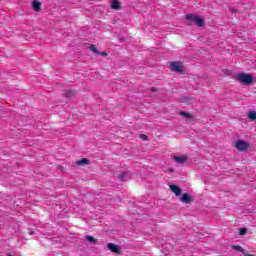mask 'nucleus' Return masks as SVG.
<instances>
[{
	"mask_svg": "<svg viewBox=\"0 0 256 256\" xmlns=\"http://www.w3.org/2000/svg\"><path fill=\"white\" fill-rule=\"evenodd\" d=\"M236 79L242 85H253L255 83V76L246 73H240L236 76Z\"/></svg>",
	"mask_w": 256,
	"mask_h": 256,
	"instance_id": "nucleus-1",
	"label": "nucleus"
},
{
	"mask_svg": "<svg viewBox=\"0 0 256 256\" xmlns=\"http://www.w3.org/2000/svg\"><path fill=\"white\" fill-rule=\"evenodd\" d=\"M75 95V92L73 90H70L66 93V97L70 99V97H73Z\"/></svg>",
	"mask_w": 256,
	"mask_h": 256,
	"instance_id": "nucleus-18",
	"label": "nucleus"
},
{
	"mask_svg": "<svg viewBox=\"0 0 256 256\" xmlns=\"http://www.w3.org/2000/svg\"><path fill=\"white\" fill-rule=\"evenodd\" d=\"M197 17H198V16L195 15V14H188V15H186V19H187L188 21H194V23H195Z\"/></svg>",
	"mask_w": 256,
	"mask_h": 256,
	"instance_id": "nucleus-14",
	"label": "nucleus"
},
{
	"mask_svg": "<svg viewBox=\"0 0 256 256\" xmlns=\"http://www.w3.org/2000/svg\"><path fill=\"white\" fill-rule=\"evenodd\" d=\"M139 137H140V139H142V141H147V135L140 134Z\"/></svg>",
	"mask_w": 256,
	"mask_h": 256,
	"instance_id": "nucleus-22",
	"label": "nucleus"
},
{
	"mask_svg": "<svg viewBox=\"0 0 256 256\" xmlns=\"http://www.w3.org/2000/svg\"><path fill=\"white\" fill-rule=\"evenodd\" d=\"M180 200L182 201V203H186V204L193 203L194 201L193 197H191L187 193L182 194Z\"/></svg>",
	"mask_w": 256,
	"mask_h": 256,
	"instance_id": "nucleus-6",
	"label": "nucleus"
},
{
	"mask_svg": "<svg viewBox=\"0 0 256 256\" xmlns=\"http://www.w3.org/2000/svg\"><path fill=\"white\" fill-rule=\"evenodd\" d=\"M194 23H196L197 27H205V21H203L199 16H197Z\"/></svg>",
	"mask_w": 256,
	"mask_h": 256,
	"instance_id": "nucleus-11",
	"label": "nucleus"
},
{
	"mask_svg": "<svg viewBox=\"0 0 256 256\" xmlns=\"http://www.w3.org/2000/svg\"><path fill=\"white\" fill-rule=\"evenodd\" d=\"M235 147L238 151H247L251 147V144L245 140H238L235 143Z\"/></svg>",
	"mask_w": 256,
	"mask_h": 256,
	"instance_id": "nucleus-2",
	"label": "nucleus"
},
{
	"mask_svg": "<svg viewBox=\"0 0 256 256\" xmlns=\"http://www.w3.org/2000/svg\"><path fill=\"white\" fill-rule=\"evenodd\" d=\"M85 240L89 241V243H92V245H97V238L93 236H85Z\"/></svg>",
	"mask_w": 256,
	"mask_h": 256,
	"instance_id": "nucleus-12",
	"label": "nucleus"
},
{
	"mask_svg": "<svg viewBox=\"0 0 256 256\" xmlns=\"http://www.w3.org/2000/svg\"><path fill=\"white\" fill-rule=\"evenodd\" d=\"M151 91L155 92V91H157V90H156L155 88H152Z\"/></svg>",
	"mask_w": 256,
	"mask_h": 256,
	"instance_id": "nucleus-24",
	"label": "nucleus"
},
{
	"mask_svg": "<svg viewBox=\"0 0 256 256\" xmlns=\"http://www.w3.org/2000/svg\"><path fill=\"white\" fill-rule=\"evenodd\" d=\"M170 171H173V169H170Z\"/></svg>",
	"mask_w": 256,
	"mask_h": 256,
	"instance_id": "nucleus-26",
	"label": "nucleus"
},
{
	"mask_svg": "<svg viewBox=\"0 0 256 256\" xmlns=\"http://www.w3.org/2000/svg\"><path fill=\"white\" fill-rule=\"evenodd\" d=\"M239 235H247V228H241L239 230Z\"/></svg>",
	"mask_w": 256,
	"mask_h": 256,
	"instance_id": "nucleus-20",
	"label": "nucleus"
},
{
	"mask_svg": "<svg viewBox=\"0 0 256 256\" xmlns=\"http://www.w3.org/2000/svg\"><path fill=\"white\" fill-rule=\"evenodd\" d=\"M110 7L115 11H119V9H121V2L119 0H111Z\"/></svg>",
	"mask_w": 256,
	"mask_h": 256,
	"instance_id": "nucleus-8",
	"label": "nucleus"
},
{
	"mask_svg": "<svg viewBox=\"0 0 256 256\" xmlns=\"http://www.w3.org/2000/svg\"><path fill=\"white\" fill-rule=\"evenodd\" d=\"M170 65L172 67V70L175 71V73H180V75H183V67L181 66V63L172 62Z\"/></svg>",
	"mask_w": 256,
	"mask_h": 256,
	"instance_id": "nucleus-5",
	"label": "nucleus"
},
{
	"mask_svg": "<svg viewBox=\"0 0 256 256\" xmlns=\"http://www.w3.org/2000/svg\"><path fill=\"white\" fill-rule=\"evenodd\" d=\"M173 159L175 163H178L179 165H185V163L189 161V156L187 155L173 156Z\"/></svg>",
	"mask_w": 256,
	"mask_h": 256,
	"instance_id": "nucleus-4",
	"label": "nucleus"
},
{
	"mask_svg": "<svg viewBox=\"0 0 256 256\" xmlns=\"http://www.w3.org/2000/svg\"><path fill=\"white\" fill-rule=\"evenodd\" d=\"M90 164H91V160H89L88 158H82L76 162V165H78V167H84V165H90Z\"/></svg>",
	"mask_w": 256,
	"mask_h": 256,
	"instance_id": "nucleus-9",
	"label": "nucleus"
},
{
	"mask_svg": "<svg viewBox=\"0 0 256 256\" xmlns=\"http://www.w3.org/2000/svg\"><path fill=\"white\" fill-rule=\"evenodd\" d=\"M107 247H108L109 251H111L112 253H115L116 255H121V253H123V250L117 244L108 243Z\"/></svg>",
	"mask_w": 256,
	"mask_h": 256,
	"instance_id": "nucleus-3",
	"label": "nucleus"
},
{
	"mask_svg": "<svg viewBox=\"0 0 256 256\" xmlns=\"http://www.w3.org/2000/svg\"><path fill=\"white\" fill-rule=\"evenodd\" d=\"M125 177H127V173H125V172L120 173V175H119L120 181H125Z\"/></svg>",
	"mask_w": 256,
	"mask_h": 256,
	"instance_id": "nucleus-19",
	"label": "nucleus"
},
{
	"mask_svg": "<svg viewBox=\"0 0 256 256\" xmlns=\"http://www.w3.org/2000/svg\"><path fill=\"white\" fill-rule=\"evenodd\" d=\"M232 249L234 251H239V253H243L245 255V249L239 245H232Z\"/></svg>",
	"mask_w": 256,
	"mask_h": 256,
	"instance_id": "nucleus-13",
	"label": "nucleus"
},
{
	"mask_svg": "<svg viewBox=\"0 0 256 256\" xmlns=\"http://www.w3.org/2000/svg\"><path fill=\"white\" fill-rule=\"evenodd\" d=\"M184 103H193V97L184 98Z\"/></svg>",
	"mask_w": 256,
	"mask_h": 256,
	"instance_id": "nucleus-21",
	"label": "nucleus"
},
{
	"mask_svg": "<svg viewBox=\"0 0 256 256\" xmlns=\"http://www.w3.org/2000/svg\"><path fill=\"white\" fill-rule=\"evenodd\" d=\"M248 119H250L251 121H256V112L250 111L248 114Z\"/></svg>",
	"mask_w": 256,
	"mask_h": 256,
	"instance_id": "nucleus-15",
	"label": "nucleus"
},
{
	"mask_svg": "<svg viewBox=\"0 0 256 256\" xmlns=\"http://www.w3.org/2000/svg\"><path fill=\"white\" fill-rule=\"evenodd\" d=\"M179 115H181L182 117H185L186 119H191V114L189 112H185V111H180Z\"/></svg>",
	"mask_w": 256,
	"mask_h": 256,
	"instance_id": "nucleus-16",
	"label": "nucleus"
},
{
	"mask_svg": "<svg viewBox=\"0 0 256 256\" xmlns=\"http://www.w3.org/2000/svg\"><path fill=\"white\" fill-rule=\"evenodd\" d=\"M32 9H34L37 13H39V11H41V2L33 1L32 2Z\"/></svg>",
	"mask_w": 256,
	"mask_h": 256,
	"instance_id": "nucleus-10",
	"label": "nucleus"
},
{
	"mask_svg": "<svg viewBox=\"0 0 256 256\" xmlns=\"http://www.w3.org/2000/svg\"><path fill=\"white\" fill-rule=\"evenodd\" d=\"M169 188L172 191V193H174V195H176V197H181L182 190L179 188V186L170 185Z\"/></svg>",
	"mask_w": 256,
	"mask_h": 256,
	"instance_id": "nucleus-7",
	"label": "nucleus"
},
{
	"mask_svg": "<svg viewBox=\"0 0 256 256\" xmlns=\"http://www.w3.org/2000/svg\"><path fill=\"white\" fill-rule=\"evenodd\" d=\"M90 51H93V53H96L98 55L99 50L97 49V46L95 44L90 45Z\"/></svg>",
	"mask_w": 256,
	"mask_h": 256,
	"instance_id": "nucleus-17",
	"label": "nucleus"
},
{
	"mask_svg": "<svg viewBox=\"0 0 256 256\" xmlns=\"http://www.w3.org/2000/svg\"><path fill=\"white\" fill-rule=\"evenodd\" d=\"M98 55H101L102 57H107V52H100L99 51Z\"/></svg>",
	"mask_w": 256,
	"mask_h": 256,
	"instance_id": "nucleus-23",
	"label": "nucleus"
},
{
	"mask_svg": "<svg viewBox=\"0 0 256 256\" xmlns=\"http://www.w3.org/2000/svg\"><path fill=\"white\" fill-rule=\"evenodd\" d=\"M63 167L62 166H58V169H62Z\"/></svg>",
	"mask_w": 256,
	"mask_h": 256,
	"instance_id": "nucleus-25",
	"label": "nucleus"
}]
</instances>
